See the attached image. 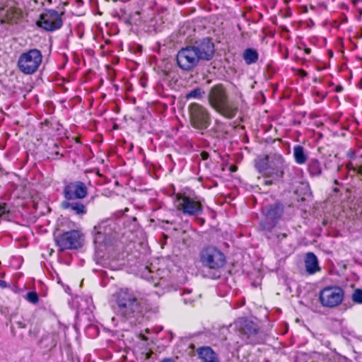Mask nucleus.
Instances as JSON below:
<instances>
[{
	"label": "nucleus",
	"instance_id": "dca6fc26",
	"mask_svg": "<svg viewBox=\"0 0 362 362\" xmlns=\"http://www.w3.org/2000/svg\"><path fill=\"white\" fill-rule=\"evenodd\" d=\"M197 354L202 362H220L218 355L210 346H204L198 348Z\"/></svg>",
	"mask_w": 362,
	"mask_h": 362
},
{
	"label": "nucleus",
	"instance_id": "1a4fd4ad",
	"mask_svg": "<svg viewBox=\"0 0 362 362\" xmlns=\"http://www.w3.org/2000/svg\"><path fill=\"white\" fill-rule=\"evenodd\" d=\"M344 291L338 286H329L320 291L319 300L322 307L334 308L341 304L344 299Z\"/></svg>",
	"mask_w": 362,
	"mask_h": 362
},
{
	"label": "nucleus",
	"instance_id": "bb28decb",
	"mask_svg": "<svg viewBox=\"0 0 362 362\" xmlns=\"http://www.w3.org/2000/svg\"><path fill=\"white\" fill-rule=\"evenodd\" d=\"M266 177H265L263 180V182H262L264 185H267V186L271 185L274 183V181L276 180H274V178H272V177H270L268 176H266Z\"/></svg>",
	"mask_w": 362,
	"mask_h": 362
},
{
	"label": "nucleus",
	"instance_id": "c756f323",
	"mask_svg": "<svg viewBox=\"0 0 362 362\" xmlns=\"http://www.w3.org/2000/svg\"><path fill=\"white\" fill-rule=\"evenodd\" d=\"M200 156H201L202 159L204 160H207L209 157V154L206 151H202L201 153Z\"/></svg>",
	"mask_w": 362,
	"mask_h": 362
},
{
	"label": "nucleus",
	"instance_id": "aec40b11",
	"mask_svg": "<svg viewBox=\"0 0 362 362\" xmlns=\"http://www.w3.org/2000/svg\"><path fill=\"white\" fill-rule=\"evenodd\" d=\"M293 158L295 162L298 165H303L306 163L308 155L302 146L296 145L293 147Z\"/></svg>",
	"mask_w": 362,
	"mask_h": 362
},
{
	"label": "nucleus",
	"instance_id": "4c0bfd02",
	"mask_svg": "<svg viewBox=\"0 0 362 362\" xmlns=\"http://www.w3.org/2000/svg\"><path fill=\"white\" fill-rule=\"evenodd\" d=\"M334 183L337 185L339 184L337 180H334Z\"/></svg>",
	"mask_w": 362,
	"mask_h": 362
},
{
	"label": "nucleus",
	"instance_id": "393cba45",
	"mask_svg": "<svg viewBox=\"0 0 362 362\" xmlns=\"http://www.w3.org/2000/svg\"><path fill=\"white\" fill-rule=\"evenodd\" d=\"M267 158L265 159L264 160H262V162L258 163L257 165L258 170L260 173H264L265 175H266V171H267L266 169L268 166V163H267Z\"/></svg>",
	"mask_w": 362,
	"mask_h": 362
},
{
	"label": "nucleus",
	"instance_id": "0eeeda50",
	"mask_svg": "<svg viewBox=\"0 0 362 362\" xmlns=\"http://www.w3.org/2000/svg\"><path fill=\"white\" fill-rule=\"evenodd\" d=\"M54 241L60 251L75 250L83 245V235L80 230H71L56 235Z\"/></svg>",
	"mask_w": 362,
	"mask_h": 362
},
{
	"label": "nucleus",
	"instance_id": "6e6552de",
	"mask_svg": "<svg viewBox=\"0 0 362 362\" xmlns=\"http://www.w3.org/2000/svg\"><path fill=\"white\" fill-rule=\"evenodd\" d=\"M42 60L41 52L37 49H32L21 54L18 60V67L25 74H33L38 69Z\"/></svg>",
	"mask_w": 362,
	"mask_h": 362
},
{
	"label": "nucleus",
	"instance_id": "a878e982",
	"mask_svg": "<svg viewBox=\"0 0 362 362\" xmlns=\"http://www.w3.org/2000/svg\"><path fill=\"white\" fill-rule=\"evenodd\" d=\"M103 228H104L103 223H99L98 226L94 227V231L98 235H100V234L105 233V231L103 230Z\"/></svg>",
	"mask_w": 362,
	"mask_h": 362
},
{
	"label": "nucleus",
	"instance_id": "412c9836",
	"mask_svg": "<svg viewBox=\"0 0 362 362\" xmlns=\"http://www.w3.org/2000/svg\"><path fill=\"white\" fill-rule=\"evenodd\" d=\"M243 58L247 64H255L259 59V54L255 49L247 48L243 53Z\"/></svg>",
	"mask_w": 362,
	"mask_h": 362
},
{
	"label": "nucleus",
	"instance_id": "c85d7f7f",
	"mask_svg": "<svg viewBox=\"0 0 362 362\" xmlns=\"http://www.w3.org/2000/svg\"><path fill=\"white\" fill-rule=\"evenodd\" d=\"M288 234L287 233H281L276 235V238L279 242L282 241L284 239L288 237Z\"/></svg>",
	"mask_w": 362,
	"mask_h": 362
},
{
	"label": "nucleus",
	"instance_id": "c9c22d12",
	"mask_svg": "<svg viewBox=\"0 0 362 362\" xmlns=\"http://www.w3.org/2000/svg\"><path fill=\"white\" fill-rule=\"evenodd\" d=\"M347 21H348L347 17L345 16H343L342 20H341V23H347Z\"/></svg>",
	"mask_w": 362,
	"mask_h": 362
},
{
	"label": "nucleus",
	"instance_id": "5701e85b",
	"mask_svg": "<svg viewBox=\"0 0 362 362\" xmlns=\"http://www.w3.org/2000/svg\"><path fill=\"white\" fill-rule=\"evenodd\" d=\"M25 299L32 304H37L39 302V296L35 291H29L26 293Z\"/></svg>",
	"mask_w": 362,
	"mask_h": 362
},
{
	"label": "nucleus",
	"instance_id": "ddd939ff",
	"mask_svg": "<svg viewBox=\"0 0 362 362\" xmlns=\"http://www.w3.org/2000/svg\"><path fill=\"white\" fill-rule=\"evenodd\" d=\"M63 195L67 201L83 199L88 195V187L79 180L67 182L63 187Z\"/></svg>",
	"mask_w": 362,
	"mask_h": 362
},
{
	"label": "nucleus",
	"instance_id": "f3484780",
	"mask_svg": "<svg viewBox=\"0 0 362 362\" xmlns=\"http://www.w3.org/2000/svg\"><path fill=\"white\" fill-rule=\"evenodd\" d=\"M305 270L309 274H313L320 270L316 255L313 252H308L305 258Z\"/></svg>",
	"mask_w": 362,
	"mask_h": 362
},
{
	"label": "nucleus",
	"instance_id": "473e14b6",
	"mask_svg": "<svg viewBox=\"0 0 362 362\" xmlns=\"http://www.w3.org/2000/svg\"><path fill=\"white\" fill-rule=\"evenodd\" d=\"M351 2L354 5L356 6L358 4L362 2V0H351Z\"/></svg>",
	"mask_w": 362,
	"mask_h": 362
},
{
	"label": "nucleus",
	"instance_id": "a211bd4d",
	"mask_svg": "<svg viewBox=\"0 0 362 362\" xmlns=\"http://www.w3.org/2000/svg\"><path fill=\"white\" fill-rule=\"evenodd\" d=\"M62 207L74 211L78 216H83L87 213L86 206L80 202H63Z\"/></svg>",
	"mask_w": 362,
	"mask_h": 362
},
{
	"label": "nucleus",
	"instance_id": "b1692460",
	"mask_svg": "<svg viewBox=\"0 0 362 362\" xmlns=\"http://www.w3.org/2000/svg\"><path fill=\"white\" fill-rule=\"evenodd\" d=\"M351 299L356 304H362V289L357 288L354 291Z\"/></svg>",
	"mask_w": 362,
	"mask_h": 362
},
{
	"label": "nucleus",
	"instance_id": "4468645a",
	"mask_svg": "<svg viewBox=\"0 0 362 362\" xmlns=\"http://www.w3.org/2000/svg\"><path fill=\"white\" fill-rule=\"evenodd\" d=\"M287 164L283 156H276L268 161L266 176L272 177L274 180H279L284 176Z\"/></svg>",
	"mask_w": 362,
	"mask_h": 362
},
{
	"label": "nucleus",
	"instance_id": "7ed1b4c3",
	"mask_svg": "<svg viewBox=\"0 0 362 362\" xmlns=\"http://www.w3.org/2000/svg\"><path fill=\"white\" fill-rule=\"evenodd\" d=\"M208 101L214 110L228 119L235 117L238 112V106L229 100L226 90L222 84H216L211 88Z\"/></svg>",
	"mask_w": 362,
	"mask_h": 362
},
{
	"label": "nucleus",
	"instance_id": "58836bf2",
	"mask_svg": "<svg viewBox=\"0 0 362 362\" xmlns=\"http://www.w3.org/2000/svg\"><path fill=\"white\" fill-rule=\"evenodd\" d=\"M341 87H337V92L341 91Z\"/></svg>",
	"mask_w": 362,
	"mask_h": 362
},
{
	"label": "nucleus",
	"instance_id": "f03ea898",
	"mask_svg": "<svg viewBox=\"0 0 362 362\" xmlns=\"http://www.w3.org/2000/svg\"><path fill=\"white\" fill-rule=\"evenodd\" d=\"M214 54V43L205 38L199 43L181 48L176 54V62L181 70L191 71L198 66L201 60L209 61Z\"/></svg>",
	"mask_w": 362,
	"mask_h": 362
},
{
	"label": "nucleus",
	"instance_id": "9b49d317",
	"mask_svg": "<svg viewBox=\"0 0 362 362\" xmlns=\"http://www.w3.org/2000/svg\"><path fill=\"white\" fill-rule=\"evenodd\" d=\"M233 325L235 330L238 332L241 339L246 343L252 344L255 342L259 329L257 325L253 321L245 317H240L236 320Z\"/></svg>",
	"mask_w": 362,
	"mask_h": 362
},
{
	"label": "nucleus",
	"instance_id": "6ab92c4d",
	"mask_svg": "<svg viewBox=\"0 0 362 362\" xmlns=\"http://www.w3.org/2000/svg\"><path fill=\"white\" fill-rule=\"evenodd\" d=\"M307 170L310 177H320L322 173V167L320 161L317 158H311L308 162Z\"/></svg>",
	"mask_w": 362,
	"mask_h": 362
},
{
	"label": "nucleus",
	"instance_id": "e433bc0d",
	"mask_svg": "<svg viewBox=\"0 0 362 362\" xmlns=\"http://www.w3.org/2000/svg\"><path fill=\"white\" fill-rule=\"evenodd\" d=\"M310 52H311V49H310V48H306V49H305V52L306 54H310Z\"/></svg>",
	"mask_w": 362,
	"mask_h": 362
},
{
	"label": "nucleus",
	"instance_id": "cd10ccee",
	"mask_svg": "<svg viewBox=\"0 0 362 362\" xmlns=\"http://www.w3.org/2000/svg\"><path fill=\"white\" fill-rule=\"evenodd\" d=\"M356 168L357 167H354L353 163L351 162H349L346 164V168L348 170L349 172H353V173H356Z\"/></svg>",
	"mask_w": 362,
	"mask_h": 362
},
{
	"label": "nucleus",
	"instance_id": "423d86ee",
	"mask_svg": "<svg viewBox=\"0 0 362 362\" xmlns=\"http://www.w3.org/2000/svg\"><path fill=\"white\" fill-rule=\"evenodd\" d=\"M284 211V205L279 202L263 206L262 213L264 218L259 223L262 230L271 231L281 218Z\"/></svg>",
	"mask_w": 362,
	"mask_h": 362
},
{
	"label": "nucleus",
	"instance_id": "4be33fe9",
	"mask_svg": "<svg viewBox=\"0 0 362 362\" xmlns=\"http://www.w3.org/2000/svg\"><path fill=\"white\" fill-rule=\"evenodd\" d=\"M205 94L204 90L201 88H196L190 91H189L185 95V98L187 100L189 99H201L204 97Z\"/></svg>",
	"mask_w": 362,
	"mask_h": 362
},
{
	"label": "nucleus",
	"instance_id": "f8f14e48",
	"mask_svg": "<svg viewBox=\"0 0 362 362\" xmlns=\"http://www.w3.org/2000/svg\"><path fill=\"white\" fill-rule=\"evenodd\" d=\"M37 25L46 31L52 32L61 28L63 21L57 11L49 9L40 14Z\"/></svg>",
	"mask_w": 362,
	"mask_h": 362
},
{
	"label": "nucleus",
	"instance_id": "2f4dec72",
	"mask_svg": "<svg viewBox=\"0 0 362 362\" xmlns=\"http://www.w3.org/2000/svg\"><path fill=\"white\" fill-rule=\"evenodd\" d=\"M355 173L362 175V165L356 168V171Z\"/></svg>",
	"mask_w": 362,
	"mask_h": 362
},
{
	"label": "nucleus",
	"instance_id": "39448f33",
	"mask_svg": "<svg viewBox=\"0 0 362 362\" xmlns=\"http://www.w3.org/2000/svg\"><path fill=\"white\" fill-rule=\"evenodd\" d=\"M189 122L192 127L203 131L211 124V115L206 107L193 103L189 105Z\"/></svg>",
	"mask_w": 362,
	"mask_h": 362
},
{
	"label": "nucleus",
	"instance_id": "7c9ffc66",
	"mask_svg": "<svg viewBox=\"0 0 362 362\" xmlns=\"http://www.w3.org/2000/svg\"><path fill=\"white\" fill-rule=\"evenodd\" d=\"M7 211L6 210V204H3L2 205L0 204V214H5Z\"/></svg>",
	"mask_w": 362,
	"mask_h": 362
},
{
	"label": "nucleus",
	"instance_id": "f704fd0d",
	"mask_svg": "<svg viewBox=\"0 0 362 362\" xmlns=\"http://www.w3.org/2000/svg\"><path fill=\"white\" fill-rule=\"evenodd\" d=\"M6 286V284L4 281L0 280V287L5 288Z\"/></svg>",
	"mask_w": 362,
	"mask_h": 362
},
{
	"label": "nucleus",
	"instance_id": "9d476101",
	"mask_svg": "<svg viewBox=\"0 0 362 362\" xmlns=\"http://www.w3.org/2000/svg\"><path fill=\"white\" fill-rule=\"evenodd\" d=\"M176 205L177 210L188 216H199L203 212V206L197 197H191L186 194L176 195Z\"/></svg>",
	"mask_w": 362,
	"mask_h": 362
},
{
	"label": "nucleus",
	"instance_id": "f257e3e1",
	"mask_svg": "<svg viewBox=\"0 0 362 362\" xmlns=\"http://www.w3.org/2000/svg\"><path fill=\"white\" fill-rule=\"evenodd\" d=\"M148 306V299L137 291L124 288L115 294V313L130 323L135 324Z\"/></svg>",
	"mask_w": 362,
	"mask_h": 362
},
{
	"label": "nucleus",
	"instance_id": "20e7f679",
	"mask_svg": "<svg viewBox=\"0 0 362 362\" xmlns=\"http://www.w3.org/2000/svg\"><path fill=\"white\" fill-rule=\"evenodd\" d=\"M199 260L202 265L210 270L218 271L226 263L224 253L214 246H206L199 252Z\"/></svg>",
	"mask_w": 362,
	"mask_h": 362
},
{
	"label": "nucleus",
	"instance_id": "2eb2a0df",
	"mask_svg": "<svg viewBox=\"0 0 362 362\" xmlns=\"http://www.w3.org/2000/svg\"><path fill=\"white\" fill-rule=\"evenodd\" d=\"M1 15L3 19L1 23L16 24L23 18V11L21 8L16 6H6L0 9Z\"/></svg>",
	"mask_w": 362,
	"mask_h": 362
},
{
	"label": "nucleus",
	"instance_id": "72a5a7b5",
	"mask_svg": "<svg viewBox=\"0 0 362 362\" xmlns=\"http://www.w3.org/2000/svg\"><path fill=\"white\" fill-rule=\"evenodd\" d=\"M317 95L319 96L320 98L323 99L325 98L326 95L322 93H320V92H317Z\"/></svg>",
	"mask_w": 362,
	"mask_h": 362
}]
</instances>
